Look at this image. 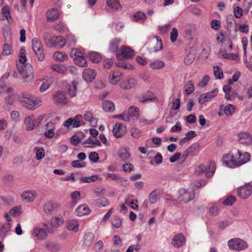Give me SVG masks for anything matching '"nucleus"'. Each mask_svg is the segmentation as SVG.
Here are the masks:
<instances>
[{"label": "nucleus", "mask_w": 252, "mask_h": 252, "mask_svg": "<svg viewBox=\"0 0 252 252\" xmlns=\"http://www.w3.org/2000/svg\"><path fill=\"white\" fill-rule=\"evenodd\" d=\"M250 158L251 156L248 152L242 153L240 151H238V155L235 157L230 154L224 155L222 162L226 166L232 168L246 163L250 160Z\"/></svg>", "instance_id": "nucleus-1"}, {"label": "nucleus", "mask_w": 252, "mask_h": 252, "mask_svg": "<svg viewBox=\"0 0 252 252\" xmlns=\"http://www.w3.org/2000/svg\"><path fill=\"white\" fill-rule=\"evenodd\" d=\"M17 67L25 82H29L33 80L34 78L33 69L30 64H27L23 67L18 65Z\"/></svg>", "instance_id": "nucleus-2"}, {"label": "nucleus", "mask_w": 252, "mask_h": 252, "mask_svg": "<svg viewBox=\"0 0 252 252\" xmlns=\"http://www.w3.org/2000/svg\"><path fill=\"white\" fill-rule=\"evenodd\" d=\"M50 42L51 44L54 45H57L59 44L60 42H62L63 44L60 45V47H63L65 43H67L69 46L73 45L76 40L73 35H69L67 36L66 39H64L62 36H54L51 38Z\"/></svg>", "instance_id": "nucleus-3"}, {"label": "nucleus", "mask_w": 252, "mask_h": 252, "mask_svg": "<svg viewBox=\"0 0 252 252\" xmlns=\"http://www.w3.org/2000/svg\"><path fill=\"white\" fill-rule=\"evenodd\" d=\"M70 56L73 59L75 63L78 66L84 67L87 65V61L84 53L81 51L75 49L70 52Z\"/></svg>", "instance_id": "nucleus-4"}, {"label": "nucleus", "mask_w": 252, "mask_h": 252, "mask_svg": "<svg viewBox=\"0 0 252 252\" xmlns=\"http://www.w3.org/2000/svg\"><path fill=\"white\" fill-rule=\"evenodd\" d=\"M228 246L230 249L238 251L245 250L248 247L247 242L239 238L229 240Z\"/></svg>", "instance_id": "nucleus-5"}, {"label": "nucleus", "mask_w": 252, "mask_h": 252, "mask_svg": "<svg viewBox=\"0 0 252 252\" xmlns=\"http://www.w3.org/2000/svg\"><path fill=\"white\" fill-rule=\"evenodd\" d=\"M195 197L193 190H189L185 189H181L178 191V198L180 202L188 203L192 200Z\"/></svg>", "instance_id": "nucleus-6"}, {"label": "nucleus", "mask_w": 252, "mask_h": 252, "mask_svg": "<svg viewBox=\"0 0 252 252\" xmlns=\"http://www.w3.org/2000/svg\"><path fill=\"white\" fill-rule=\"evenodd\" d=\"M32 48L37 56L39 61H42L45 58L43 49L40 41L37 38H33L32 40Z\"/></svg>", "instance_id": "nucleus-7"}, {"label": "nucleus", "mask_w": 252, "mask_h": 252, "mask_svg": "<svg viewBox=\"0 0 252 252\" xmlns=\"http://www.w3.org/2000/svg\"><path fill=\"white\" fill-rule=\"evenodd\" d=\"M20 102L23 106L28 109L33 110L40 106L41 101L40 99L32 96L29 99H26V101L20 100Z\"/></svg>", "instance_id": "nucleus-8"}, {"label": "nucleus", "mask_w": 252, "mask_h": 252, "mask_svg": "<svg viewBox=\"0 0 252 252\" xmlns=\"http://www.w3.org/2000/svg\"><path fill=\"white\" fill-rule=\"evenodd\" d=\"M54 103L58 105H64L67 103L66 94L63 91H57L52 95Z\"/></svg>", "instance_id": "nucleus-9"}, {"label": "nucleus", "mask_w": 252, "mask_h": 252, "mask_svg": "<svg viewBox=\"0 0 252 252\" xmlns=\"http://www.w3.org/2000/svg\"><path fill=\"white\" fill-rule=\"evenodd\" d=\"M237 195L241 199L248 198L252 193V185L250 183L246 184L244 186L238 188Z\"/></svg>", "instance_id": "nucleus-10"}, {"label": "nucleus", "mask_w": 252, "mask_h": 252, "mask_svg": "<svg viewBox=\"0 0 252 252\" xmlns=\"http://www.w3.org/2000/svg\"><path fill=\"white\" fill-rule=\"evenodd\" d=\"M133 51L129 47L123 46L121 47L119 52L116 54V57L118 60L129 59L133 57Z\"/></svg>", "instance_id": "nucleus-11"}, {"label": "nucleus", "mask_w": 252, "mask_h": 252, "mask_svg": "<svg viewBox=\"0 0 252 252\" xmlns=\"http://www.w3.org/2000/svg\"><path fill=\"white\" fill-rule=\"evenodd\" d=\"M45 231L43 228L40 227H35L32 231V235L36 237L38 240H44L47 237V233H53L54 231L50 228H46Z\"/></svg>", "instance_id": "nucleus-12"}, {"label": "nucleus", "mask_w": 252, "mask_h": 252, "mask_svg": "<svg viewBox=\"0 0 252 252\" xmlns=\"http://www.w3.org/2000/svg\"><path fill=\"white\" fill-rule=\"evenodd\" d=\"M218 93V89H214L211 91L201 94L198 99V102L203 104L207 102L211 101Z\"/></svg>", "instance_id": "nucleus-13"}, {"label": "nucleus", "mask_w": 252, "mask_h": 252, "mask_svg": "<svg viewBox=\"0 0 252 252\" xmlns=\"http://www.w3.org/2000/svg\"><path fill=\"white\" fill-rule=\"evenodd\" d=\"M37 197V191L34 189L24 191L21 194L22 200L26 203L33 202Z\"/></svg>", "instance_id": "nucleus-14"}, {"label": "nucleus", "mask_w": 252, "mask_h": 252, "mask_svg": "<svg viewBox=\"0 0 252 252\" xmlns=\"http://www.w3.org/2000/svg\"><path fill=\"white\" fill-rule=\"evenodd\" d=\"M186 242V239L182 233L175 235L172 238L171 244L175 248H180L183 246Z\"/></svg>", "instance_id": "nucleus-15"}, {"label": "nucleus", "mask_w": 252, "mask_h": 252, "mask_svg": "<svg viewBox=\"0 0 252 252\" xmlns=\"http://www.w3.org/2000/svg\"><path fill=\"white\" fill-rule=\"evenodd\" d=\"M238 136L239 142L241 144L249 145L252 143V137L249 132H240L238 134Z\"/></svg>", "instance_id": "nucleus-16"}, {"label": "nucleus", "mask_w": 252, "mask_h": 252, "mask_svg": "<svg viewBox=\"0 0 252 252\" xmlns=\"http://www.w3.org/2000/svg\"><path fill=\"white\" fill-rule=\"evenodd\" d=\"M137 85V81L132 78L123 80L120 84V88L124 90H129Z\"/></svg>", "instance_id": "nucleus-17"}, {"label": "nucleus", "mask_w": 252, "mask_h": 252, "mask_svg": "<svg viewBox=\"0 0 252 252\" xmlns=\"http://www.w3.org/2000/svg\"><path fill=\"white\" fill-rule=\"evenodd\" d=\"M96 76V73L93 69L87 68L83 72V77L87 82H92Z\"/></svg>", "instance_id": "nucleus-18"}, {"label": "nucleus", "mask_w": 252, "mask_h": 252, "mask_svg": "<svg viewBox=\"0 0 252 252\" xmlns=\"http://www.w3.org/2000/svg\"><path fill=\"white\" fill-rule=\"evenodd\" d=\"M126 131V127L119 123H116L113 128L114 135L117 137H120L123 135Z\"/></svg>", "instance_id": "nucleus-19"}, {"label": "nucleus", "mask_w": 252, "mask_h": 252, "mask_svg": "<svg viewBox=\"0 0 252 252\" xmlns=\"http://www.w3.org/2000/svg\"><path fill=\"white\" fill-rule=\"evenodd\" d=\"M24 123L27 130H32L37 127L35 119L32 116L26 117Z\"/></svg>", "instance_id": "nucleus-20"}, {"label": "nucleus", "mask_w": 252, "mask_h": 252, "mask_svg": "<svg viewBox=\"0 0 252 252\" xmlns=\"http://www.w3.org/2000/svg\"><path fill=\"white\" fill-rule=\"evenodd\" d=\"M46 17L48 21L52 22L57 20L59 18L58 11L56 8H51L47 10Z\"/></svg>", "instance_id": "nucleus-21"}, {"label": "nucleus", "mask_w": 252, "mask_h": 252, "mask_svg": "<svg viewBox=\"0 0 252 252\" xmlns=\"http://www.w3.org/2000/svg\"><path fill=\"white\" fill-rule=\"evenodd\" d=\"M44 246L49 251L51 252H57L59 251L61 248L57 243L53 241H47L45 242Z\"/></svg>", "instance_id": "nucleus-22"}, {"label": "nucleus", "mask_w": 252, "mask_h": 252, "mask_svg": "<svg viewBox=\"0 0 252 252\" xmlns=\"http://www.w3.org/2000/svg\"><path fill=\"white\" fill-rule=\"evenodd\" d=\"M58 209L57 204L53 203L51 202H46L43 207L44 212L47 215H50L53 212L56 211Z\"/></svg>", "instance_id": "nucleus-23"}, {"label": "nucleus", "mask_w": 252, "mask_h": 252, "mask_svg": "<svg viewBox=\"0 0 252 252\" xmlns=\"http://www.w3.org/2000/svg\"><path fill=\"white\" fill-rule=\"evenodd\" d=\"M106 2L107 6L113 10L119 11L122 9L119 0H106Z\"/></svg>", "instance_id": "nucleus-24"}, {"label": "nucleus", "mask_w": 252, "mask_h": 252, "mask_svg": "<svg viewBox=\"0 0 252 252\" xmlns=\"http://www.w3.org/2000/svg\"><path fill=\"white\" fill-rule=\"evenodd\" d=\"M91 212L89 207L85 204H83L78 207L75 210V214L78 216L87 215Z\"/></svg>", "instance_id": "nucleus-25"}, {"label": "nucleus", "mask_w": 252, "mask_h": 252, "mask_svg": "<svg viewBox=\"0 0 252 252\" xmlns=\"http://www.w3.org/2000/svg\"><path fill=\"white\" fill-rule=\"evenodd\" d=\"M11 225L10 223L3 224L0 228V240H3L8 233L10 231Z\"/></svg>", "instance_id": "nucleus-26"}, {"label": "nucleus", "mask_w": 252, "mask_h": 252, "mask_svg": "<svg viewBox=\"0 0 252 252\" xmlns=\"http://www.w3.org/2000/svg\"><path fill=\"white\" fill-rule=\"evenodd\" d=\"M66 228L69 231L76 232L79 230V224L77 220H68L66 222Z\"/></svg>", "instance_id": "nucleus-27"}, {"label": "nucleus", "mask_w": 252, "mask_h": 252, "mask_svg": "<svg viewBox=\"0 0 252 252\" xmlns=\"http://www.w3.org/2000/svg\"><path fill=\"white\" fill-rule=\"evenodd\" d=\"M45 126L47 127V129L44 133L45 136L48 138L53 137L55 135L54 130L55 128L54 124L52 122H49L46 124Z\"/></svg>", "instance_id": "nucleus-28"}, {"label": "nucleus", "mask_w": 252, "mask_h": 252, "mask_svg": "<svg viewBox=\"0 0 252 252\" xmlns=\"http://www.w3.org/2000/svg\"><path fill=\"white\" fill-rule=\"evenodd\" d=\"M118 156L122 160L125 161L130 158V154L128 149L124 148L119 150Z\"/></svg>", "instance_id": "nucleus-29"}, {"label": "nucleus", "mask_w": 252, "mask_h": 252, "mask_svg": "<svg viewBox=\"0 0 252 252\" xmlns=\"http://www.w3.org/2000/svg\"><path fill=\"white\" fill-rule=\"evenodd\" d=\"M120 38H115L110 42L109 51L111 52H115L118 49L119 44L121 42Z\"/></svg>", "instance_id": "nucleus-30"}, {"label": "nucleus", "mask_w": 252, "mask_h": 252, "mask_svg": "<svg viewBox=\"0 0 252 252\" xmlns=\"http://www.w3.org/2000/svg\"><path fill=\"white\" fill-rule=\"evenodd\" d=\"M216 169V163L210 161L207 167L206 175L207 177H211L215 173Z\"/></svg>", "instance_id": "nucleus-31"}, {"label": "nucleus", "mask_w": 252, "mask_h": 252, "mask_svg": "<svg viewBox=\"0 0 252 252\" xmlns=\"http://www.w3.org/2000/svg\"><path fill=\"white\" fill-rule=\"evenodd\" d=\"M93 203L95 206L99 207H105L109 204V201L106 198L101 197L93 201Z\"/></svg>", "instance_id": "nucleus-32"}, {"label": "nucleus", "mask_w": 252, "mask_h": 252, "mask_svg": "<svg viewBox=\"0 0 252 252\" xmlns=\"http://www.w3.org/2000/svg\"><path fill=\"white\" fill-rule=\"evenodd\" d=\"M102 108L106 112H113L115 109V106L112 101L106 100L103 103Z\"/></svg>", "instance_id": "nucleus-33"}, {"label": "nucleus", "mask_w": 252, "mask_h": 252, "mask_svg": "<svg viewBox=\"0 0 252 252\" xmlns=\"http://www.w3.org/2000/svg\"><path fill=\"white\" fill-rule=\"evenodd\" d=\"M63 222V220L62 218L56 217L53 218L51 220V225L52 227L51 229L54 231V228H57L61 226Z\"/></svg>", "instance_id": "nucleus-34"}, {"label": "nucleus", "mask_w": 252, "mask_h": 252, "mask_svg": "<svg viewBox=\"0 0 252 252\" xmlns=\"http://www.w3.org/2000/svg\"><path fill=\"white\" fill-rule=\"evenodd\" d=\"M94 240V234L92 232H88L84 236V245L89 247Z\"/></svg>", "instance_id": "nucleus-35"}, {"label": "nucleus", "mask_w": 252, "mask_h": 252, "mask_svg": "<svg viewBox=\"0 0 252 252\" xmlns=\"http://www.w3.org/2000/svg\"><path fill=\"white\" fill-rule=\"evenodd\" d=\"M54 59L58 62H63L67 60L68 56L64 52H56L53 55Z\"/></svg>", "instance_id": "nucleus-36"}, {"label": "nucleus", "mask_w": 252, "mask_h": 252, "mask_svg": "<svg viewBox=\"0 0 252 252\" xmlns=\"http://www.w3.org/2000/svg\"><path fill=\"white\" fill-rule=\"evenodd\" d=\"M73 119V127L76 128L80 126L84 123L83 121V117L81 115H78Z\"/></svg>", "instance_id": "nucleus-37"}, {"label": "nucleus", "mask_w": 252, "mask_h": 252, "mask_svg": "<svg viewBox=\"0 0 252 252\" xmlns=\"http://www.w3.org/2000/svg\"><path fill=\"white\" fill-rule=\"evenodd\" d=\"M165 63L162 61L157 60L150 64V67L153 69H159L165 66Z\"/></svg>", "instance_id": "nucleus-38"}, {"label": "nucleus", "mask_w": 252, "mask_h": 252, "mask_svg": "<svg viewBox=\"0 0 252 252\" xmlns=\"http://www.w3.org/2000/svg\"><path fill=\"white\" fill-rule=\"evenodd\" d=\"M51 68L59 73L65 74V66L63 65L55 64L51 65Z\"/></svg>", "instance_id": "nucleus-39"}, {"label": "nucleus", "mask_w": 252, "mask_h": 252, "mask_svg": "<svg viewBox=\"0 0 252 252\" xmlns=\"http://www.w3.org/2000/svg\"><path fill=\"white\" fill-rule=\"evenodd\" d=\"M90 60L94 63H98L101 59L100 54L97 52H92L89 54Z\"/></svg>", "instance_id": "nucleus-40"}, {"label": "nucleus", "mask_w": 252, "mask_h": 252, "mask_svg": "<svg viewBox=\"0 0 252 252\" xmlns=\"http://www.w3.org/2000/svg\"><path fill=\"white\" fill-rule=\"evenodd\" d=\"M21 210V206L14 207L9 210V215L13 217L19 216L22 214Z\"/></svg>", "instance_id": "nucleus-41"}, {"label": "nucleus", "mask_w": 252, "mask_h": 252, "mask_svg": "<svg viewBox=\"0 0 252 252\" xmlns=\"http://www.w3.org/2000/svg\"><path fill=\"white\" fill-rule=\"evenodd\" d=\"M68 93L71 97H73L76 95L77 93V83L75 81L72 82L68 88Z\"/></svg>", "instance_id": "nucleus-42"}, {"label": "nucleus", "mask_w": 252, "mask_h": 252, "mask_svg": "<svg viewBox=\"0 0 252 252\" xmlns=\"http://www.w3.org/2000/svg\"><path fill=\"white\" fill-rule=\"evenodd\" d=\"M133 18L135 21L140 22L145 21L147 19V16L145 13L138 11L133 16Z\"/></svg>", "instance_id": "nucleus-43"}, {"label": "nucleus", "mask_w": 252, "mask_h": 252, "mask_svg": "<svg viewBox=\"0 0 252 252\" xmlns=\"http://www.w3.org/2000/svg\"><path fill=\"white\" fill-rule=\"evenodd\" d=\"M214 73L217 79H220L223 77L222 69L220 66L219 65L214 67Z\"/></svg>", "instance_id": "nucleus-44"}, {"label": "nucleus", "mask_w": 252, "mask_h": 252, "mask_svg": "<svg viewBox=\"0 0 252 252\" xmlns=\"http://www.w3.org/2000/svg\"><path fill=\"white\" fill-rule=\"evenodd\" d=\"M84 118L86 121L89 122L92 125H95L97 122L96 119L93 118L92 113L90 111L86 112L84 115Z\"/></svg>", "instance_id": "nucleus-45"}, {"label": "nucleus", "mask_w": 252, "mask_h": 252, "mask_svg": "<svg viewBox=\"0 0 252 252\" xmlns=\"http://www.w3.org/2000/svg\"><path fill=\"white\" fill-rule=\"evenodd\" d=\"M128 113L129 116L137 117L139 114V109L138 107L133 106H130L128 109Z\"/></svg>", "instance_id": "nucleus-46"}, {"label": "nucleus", "mask_w": 252, "mask_h": 252, "mask_svg": "<svg viewBox=\"0 0 252 252\" xmlns=\"http://www.w3.org/2000/svg\"><path fill=\"white\" fill-rule=\"evenodd\" d=\"M194 91V85L191 80L188 81L185 85V92L187 94H191Z\"/></svg>", "instance_id": "nucleus-47"}, {"label": "nucleus", "mask_w": 252, "mask_h": 252, "mask_svg": "<svg viewBox=\"0 0 252 252\" xmlns=\"http://www.w3.org/2000/svg\"><path fill=\"white\" fill-rule=\"evenodd\" d=\"M235 107L231 104H228L223 108V111L226 116L232 115L235 112Z\"/></svg>", "instance_id": "nucleus-48"}, {"label": "nucleus", "mask_w": 252, "mask_h": 252, "mask_svg": "<svg viewBox=\"0 0 252 252\" xmlns=\"http://www.w3.org/2000/svg\"><path fill=\"white\" fill-rule=\"evenodd\" d=\"M98 178L97 175H92L89 177H81L80 178L81 182L84 183H91L95 181Z\"/></svg>", "instance_id": "nucleus-49"}, {"label": "nucleus", "mask_w": 252, "mask_h": 252, "mask_svg": "<svg viewBox=\"0 0 252 252\" xmlns=\"http://www.w3.org/2000/svg\"><path fill=\"white\" fill-rule=\"evenodd\" d=\"M235 196L230 195L228 196L223 201V204L226 206H231L236 201Z\"/></svg>", "instance_id": "nucleus-50"}, {"label": "nucleus", "mask_w": 252, "mask_h": 252, "mask_svg": "<svg viewBox=\"0 0 252 252\" xmlns=\"http://www.w3.org/2000/svg\"><path fill=\"white\" fill-rule=\"evenodd\" d=\"M87 144H93L96 146L101 145V143L98 139H93L91 137L87 138L86 140L82 142L83 145H85Z\"/></svg>", "instance_id": "nucleus-51"}, {"label": "nucleus", "mask_w": 252, "mask_h": 252, "mask_svg": "<svg viewBox=\"0 0 252 252\" xmlns=\"http://www.w3.org/2000/svg\"><path fill=\"white\" fill-rule=\"evenodd\" d=\"M1 14L2 16L4 17L7 20L11 19V16L9 11V8L8 6H3L1 9Z\"/></svg>", "instance_id": "nucleus-52"}, {"label": "nucleus", "mask_w": 252, "mask_h": 252, "mask_svg": "<svg viewBox=\"0 0 252 252\" xmlns=\"http://www.w3.org/2000/svg\"><path fill=\"white\" fill-rule=\"evenodd\" d=\"M252 5V0H245L243 4L244 12L246 13H248Z\"/></svg>", "instance_id": "nucleus-53"}, {"label": "nucleus", "mask_w": 252, "mask_h": 252, "mask_svg": "<svg viewBox=\"0 0 252 252\" xmlns=\"http://www.w3.org/2000/svg\"><path fill=\"white\" fill-rule=\"evenodd\" d=\"M112 225L116 228H120L122 225V220L118 217H114L111 220Z\"/></svg>", "instance_id": "nucleus-54"}, {"label": "nucleus", "mask_w": 252, "mask_h": 252, "mask_svg": "<svg viewBox=\"0 0 252 252\" xmlns=\"http://www.w3.org/2000/svg\"><path fill=\"white\" fill-rule=\"evenodd\" d=\"M11 53V46L8 44H4L3 46L2 54L5 56H7L10 55Z\"/></svg>", "instance_id": "nucleus-55"}, {"label": "nucleus", "mask_w": 252, "mask_h": 252, "mask_svg": "<svg viewBox=\"0 0 252 252\" xmlns=\"http://www.w3.org/2000/svg\"><path fill=\"white\" fill-rule=\"evenodd\" d=\"M194 58L195 57L194 55L189 53L185 58L184 63L186 65H189L194 61Z\"/></svg>", "instance_id": "nucleus-56"}, {"label": "nucleus", "mask_w": 252, "mask_h": 252, "mask_svg": "<svg viewBox=\"0 0 252 252\" xmlns=\"http://www.w3.org/2000/svg\"><path fill=\"white\" fill-rule=\"evenodd\" d=\"M26 50L24 48L20 49V52L19 55V62L21 63H24L27 61V57L25 55Z\"/></svg>", "instance_id": "nucleus-57"}, {"label": "nucleus", "mask_w": 252, "mask_h": 252, "mask_svg": "<svg viewBox=\"0 0 252 252\" xmlns=\"http://www.w3.org/2000/svg\"><path fill=\"white\" fill-rule=\"evenodd\" d=\"M170 27L171 25L170 24H166L163 26H159L158 27L159 33L160 34H164L166 33Z\"/></svg>", "instance_id": "nucleus-58"}, {"label": "nucleus", "mask_w": 252, "mask_h": 252, "mask_svg": "<svg viewBox=\"0 0 252 252\" xmlns=\"http://www.w3.org/2000/svg\"><path fill=\"white\" fill-rule=\"evenodd\" d=\"M243 11V8L242 9L239 6L236 7L233 10L235 17L237 18H240L243 15L242 13Z\"/></svg>", "instance_id": "nucleus-59"}, {"label": "nucleus", "mask_w": 252, "mask_h": 252, "mask_svg": "<svg viewBox=\"0 0 252 252\" xmlns=\"http://www.w3.org/2000/svg\"><path fill=\"white\" fill-rule=\"evenodd\" d=\"M178 35V32L177 29L176 28H173L170 33V40L172 42H174L176 41Z\"/></svg>", "instance_id": "nucleus-60"}, {"label": "nucleus", "mask_w": 252, "mask_h": 252, "mask_svg": "<svg viewBox=\"0 0 252 252\" xmlns=\"http://www.w3.org/2000/svg\"><path fill=\"white\" fill-rule=\"evenodd\" d=\"M89 158L92 162H96L99 160L98 155L95 152H92L89 154Z\"/></svg>", "instance_id": "nucleus-61"}, {"label": "nucleus", "mask_w": 252, "mask_h": 252, "mask_svg": "<svg viewBox=\"0 0 252 252\" xmlns=\"http://www.w3.org/2000/svg\"><path fill=\"white\" fill-rule=\"evenodd\" d=\"M36 150V158L40 160L43 158L45 156V152L43 149H35Z\"/></svg>", "instance_id": "nucleus-62"}, {"label": "nucleus", "mask_w": 252, "mask_h": 252, "mask_svg": "<svg viewBox=\"0 0 252 252\" xmlns=\"http://www.w3.org/2000/svg\"><path fill=\"white\" fill-rule=\"evenodd\" d=\"M157 195L155 190L153 191L149 196V200L151 203L154 204L157 201Z\"/></svg>", "instance_id": "nucleus-63"}, {"label": "nucleus", "mask_w": 252, "mask_h": 252, "mask_svg": "<svg viewBox=\"0 0 252 252\" xmlns=\"http://www.w3.org/2000/svg\"><path fill=\"white\" fill-rule=\"evenodd\" d=\"M131 135L134 138H138L141 135L140 130L137 128H132L130 129Z\"/></svg>", "instance_id": "nucleus-64"}]
</instances>
